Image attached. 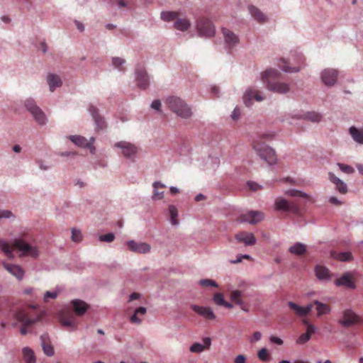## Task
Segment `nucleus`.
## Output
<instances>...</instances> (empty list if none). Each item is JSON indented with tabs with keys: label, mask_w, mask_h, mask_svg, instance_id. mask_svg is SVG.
<instances>
[{
	"label": "nucleus",
	"mask_w": 363,
	"mask_h": 363,
	"mask_svg": "<svg viewBox=\"0 0 363 363\" xmlns=\"http://www.w3.org/2000/svg\"><path fill=\"white\" fill-rule=\"evenodd\" d=\"M118 148L122 150V154L126 158H131L137 153V147L125 141H121L114 145Z\"/></svg>",
	"instance_id": "nucleus-15"
},
{
	"label": "nucleus",
	"mask_w": 363,
	"mask_h": 363,
	"mask_svg": "<svg viewBox=\"0 0 363 363\" xmlns=\"http://www.w3.org/2000/svg\"><path fill=\"white\" fill-rule=\"evenodd\" d=\"M222 33L223 37H224V41H225V44L228 48H233L239 43V38L231 30L225 28H223Z\"/></svg>",
	"instance_id": "nucleus-18"
},
{
	"label": "nucleus",
	"mask_w": 363,
	"mask_h": 363,
	"mask_svg": "<svg viewBox=\"0 0 363 363\" xmlns=\"http://www.w3.org/2000/svg\"><path fill=\"white\" fill-rule=\"evenodd\" d=\"M17 249L23 252V255L30 256L33 258L38 257V249L24 242L22 239H16L12 245L0 240V250L6 254L8 258H13V250Z\"/></svg>",
	"instance_id": "nucleus-3"
},
{
	"label": "nucleus",
	"mask_w": 363,
	"mask_h": 363,
	"mask_svg": "<svg viewBox=\"0 0 363 363\" xmlns=\"http://www.w3.org/2000/svg\"><path fill=\"white\" fill-rule=\"evenodd\" d=\"M261 337H262V334L259 332L257 331L253 333V335H252V337H251V340H250V342H255L256 341H259Z\"/></svg>",
	"instance_id": "nucleus-59"
},
{
	"label": "nucleus",
	"mask_w": 363,
	"mask_h": 363,
	"mask_svg": "<svg viewBox=\"0 0 363 363\" xmlns=\"http://www.w3.org/2000/svg\"><path fill=\"white\" fill-rule=\"evenodd\" d=\"M245 356L243 354H239L235 357L234 363H245Z\"/></svg>",
	"instance_id": "nucleus-61"
},
{
	"label": "nucleus",
	"mask_w": 363,
	"mask_h": 363,
	"mask_svg": "<svg viewBox=\"0 0 363 363\" xmlns=\"http://www.w3.org/2000/svg\"><path fill=\"white\" fill-rule=\"evenodd\" d=\"M315 276L320 280H326L329 278V271L328 269L322 266L318 265L315 267Z\"/></svg>",
	"instance_id": "nucleus-34"
},
{
	"label": "nucleus",
	"mask_w": 363,
	"mask_h": 363,
	"mask_svg": "<svg viewBox=\"0 0 363 363\" xmlns=\"http://www.w3.org/2000/svg\"><path fill=\"white\" fill-rule=\"evenodd\" d=\"M199 285H201L203 287L217 286L216 282L211 279H201V281H199Z\"/></svg>",
	"instance_id": "nucleus-52"
},
{
	"label": "nucleus",
	"mask_w": 363,
	"mask_h": 363,
	"mask_svg": "<svg viewBox=\"0 0 363 363\" xmlns=\"http://www.w3.org/2000/svg\"><path fill=\"white\" fill-rule=\"evenodd\" d=\"M264 219V213L259 211H249L239 216L238 221L255 224Z\"/></svg>",
	"instance_id": "nucleus-8"
},
{
	"label": "nucleus",
	"mask_w": 363,
	"mask_h": 363,
	"mask_svg": "<svg viewBox=\"0 0 363 363\" xmlns=\"http://www.w3.org/2000/svg\"><path fill=\"white\" fill-rule=\"evenodd\" d=\"M289 251L294 255H302L306 253V245L301 242H297L291 246Z\"/></svg>",
	"instance_id": "nucleus-37"
},
{
	"label": "nucleus",
	"mask_w": 363,
	"mask_h": 363,
	"mask_svg": "<svg viewBox=\"0 0 363 363\" xmlns=\"http://www.w3.org/2000/svg\"><path fill=\"white\" fill-rule=\"evenodd\" d=\"M41 341H43V350L44 354L48 357L54 355V349L52 348V346L45 341L44 336H41Z\"/></svg>",
	"instance_id": "nucleus-42"
},
{
	"label": "nucleus",
	"mask_w": 363,
	"mask_h": 363,
	"mask_svg": "<svg viewBox=\"0 0 363 363\" xmlns=\"http://www.w3.org/2000/svg\"><path fill=\"white\" fill-rule=\"evenodd\" d=\"M235 239L238 243H243L245 246H253L256 243L254 235L247 231H241L237 233L235 235Z\"/></svg>",
	"instance_id": "nucleus-16"
},
{
	"label": "nucleus",
	"mask_w": 363,
	"mask_h": 363,
	"mask_svg": "<svg viewBox=\"0 0 363 363\" xmlns=\"http://www.w3.org/2000/svg\"><path fill=\"white\" fill-rule=\"evenodd\" d=\"M286 194L290 195L291 196H298L301 198H306V194L301 191L298 190H289L286 191Z\"/></svg>",
	"instance_id": "nucleus-54"
},
{
	"label": "nucleus",
	"mask_w": 363,
	"mask_h": 363,
	"mask_svg": "<svg viewBox=\"0 0 363 363\" xmlns=\"http://www.w3.org/2000/svg\"><path fill=\"white\" fill-rule=\"evenodd\" d=\"M278 66L281 69L286 72H296L299 71V67H290L284 60H281Z\"/></svg>",
	"instance_id": "nucleus-43"
},
{
	"label": "nucleus",
	"mask_w": 363,
	"mask_h": 363,
	"mask_svg": "<svg viewBox=\"0 0 363 363\" xmlns=\"http://www.w3.org/2000/svg\"><path fill=\"white\" fill-rule=\"evenodd\" d=\"M274 138L273 133H264L259 136L258 140L253 142V150L259 155V158L264 160L269 165L277 162V156L274 150L262 142V140H271Z\"/></svg>",
	"instance_id": "nucleus-1"
},
{
	"label": "nucleus",
	"mask_w": 363,
	"mask_h": 363,
	"mask_svg": "<svg viewBox=\"0 0 363 363\" xmlns=\"http://www.w3.org/2000/svg\"><path fill=\"white\" fill-rule=\"evenodd\" d=\"M191 308L199 315L202 316L208 320H215V314L212 309L208 306H199L198 305H191Z\"/></svg>",
	"instance_id": "nucleus-14"
},
{
	"label": "nucleus",
	"mask_w": 363,
	"mask_h": 363,
	"mask_svg": "<svg viewBox=\"0 0 363 363\" xmlns=\"http://www.w3.org/2000/svg\"><path fill=\"white\" fill-rule=\"evenodd\" d=\"M48 84H49L50 91H54L56 87H60L61 79L57 74H49L47 77Z\"/></svg>",
	"instance_id": "nucleus-28"
},
{
	"label": "nucleus",
	"mask_w": 363,
	"mask_h": 363,
	"mask_svg": "<svg viewBox=\"0 0 363 363\" xmlns=\"http://www.w3.org/2000/svg\"><path fill=\"white\" fill-rule=\"evenodd\" d=\"M263 99L264 97L262 96V92L252 88L247 89L245 94H243V102H245V106L247 107L253 104L254 101L260 102Z\"/></svg>",
	"instance_id": "nucleus-9"
},
{
	"label": "nucleus",
	"mask_w": 363,
	"mask_h": 363,
	"mask_svg": "<svg viewBox=\"0 0 363 363\" xmlns=\"http://www.w3.org/2000/svg\"><path fill=\"white\" fill-rule=\"evenodd\" d=\"M110 2L113 4L117 5L120 8H125L127 7L131 0H109Z\"/></svg>",
	"instance_id": "nucleus-51"
},
{
	"label": "nucleus",
	"mask_w": 363,
	"mask_h": 363,
	"mask_svg": "<svg viewBox=\"0 0 363 363\" xmlns=\"http://www.w3.org/2000/svg\"><path fill=\"white\" fill-rule=\"evenodd\" d=\"M154 192H153V199L154 200H161L164 196V191H159L160 189L164 188V185L159 182H155L153 184Z\"/></svg>",
	"instance_id": "nucleus-39"
},
{
	"label": "nucleus",
	"mask_w": 363,
	"mask_h": 363,
	"mask_svg": "<svg viewBox=\"0 0 363 363\" xmlns=\"http://www.w3.org/2000/svg\"><path fill=\"white\" fill-rule=\"evenodd\" d=\"M338 167L345 174H351L354 172V169L350 166L338 163Z\"/></svg>",
	"instance_id": "nucleus-53"
},
{
	"label": "nucleus",
	"mask_w": 363,
	"mask_h": 363,
	"mask_svg": "<svg viewBox=\"0 0 363 363\" xmlns=\"http://www.w3.org/2000/svg\"><path fill=\"white\" fill-rule=\"evenodd\" d=\"M128 250L137 254H147L150 251V245L146 242H137L130 240L126 242Z\"/></svg>",
	"instance_id": "nucleus-11"
},
{
	"label": "nucleus",
	"mask_w": 363,
	"mask_h": 363,
	"mask_svg": "<svg viewBox=\"0 0 363 363\" xmlns=\"http://www.w3.org/2000/svg\"><path fill=\"white\" fill-rule=\"evenodd\" d=\"M250 14L253 17L254 20L257 21L259 23H264L267 21L266 16L259 9L254 6H249L247 7Z\"/></svg>",
	"instance_id": "nucleus-26"
},
{
	"label": "nucleus",
	"mask_w": 363,
	"mask_h": 363,
	"mask_svg": "<svg viewBox=\"0 0 363 363\" xmlns=\"http://www.w3.org/2000/svg\"><path fill=\"white\" fill-rule=\"evenodd\" d=\"M274 207H276V210L277 211H291L296 212L297 211V206L289 203L282 198H278L274 201Z\"/></svg>",
	"instance_id": "nucleus-20"
},
{
	"label": "nucleus",
	"mask_w": 363,
	"mask_h": 363,
	"mask_svg": "<svg viewBox=\"0 0 363 363\" xmlns=\"http://www.w3.org/2000/svg\"><path fill=\"white\" fill-rule=\"evenodd\" d=\"M166 104L172 112L182 118L188 119L191 117L192 112L190 107L182 99L177 96H172L166 99Z\"/></svg>",
	"instance_id": "nucleus-5"
},
{
	"label": "nucleus",
	"mask_w": 363,
	"mask_h": 363,
	"mask_svg": "<svg viewBox=\"0 0 363 363\" xmlns=\"http://www.w3.org/2000/svg\"><path fill=\"white\" fill-rule=\"evenodd\" d=\"M60 323L65 328H69L71 330H75L77 327V322L74 315L69 311L60 313Z\"/></svg>",
	"instance_id": "nucleus-10"
},
{
	"label": "nucleus",
	"mask_w": 363,
	"mask_h": 363,
	"mask_svg": "<svg viewBox=\"0 0 363 363\" xmlns=\"http://www.w3.org/2000/svg\"><path fill=\"white\" fill-rule=\"evenodd\" d=\"M349 133H350L351 137H352L354 142L363 144V129L352 126L349 129Z\"/></svg>",
	"instance_id": "nucleus-30"
},
{
	"label": "nucleus",
	"mask_w": 363,
	"mask_h": 363,
	"mask_svg": "<svg viewBox=\"0 0 363 363\" xmlns=\"http://www.w3.org/2000/svg\"><path fill=\"white\" fill-rule=\"evenodd\" d=\"M57 295H58V293H57L56 291H47V293L44 294V301H48V298H56Z\"/></svg>",
	"instance_id": "nucleus-56"
},
{
	"label": "nucleus",
	"mask_w": 363,
	"mask_h": 363,
	"mask_svg": "<svg viewBox=\"0 0 363 363\" xmlns=\"http://www.w3.org/2000/svg\"><path fill=\"white\" fill-rule=\"evenodd\" d=\"M160 18L166 22L176 21L179 18V12L177 11H163L160 13Z\"/></svg>",
	"instance_id": "nucleus-36"
},
{
	"label": "nucleus",
	"mask_w": 363,
	"mask_h": 363,
	"mask_svg": "<svg viewBox=\"0 0 363 363\" xmlns=\"http://www.w3.org/2000/svg\"><path fill=\"white\" fill-rule=\"evenodd\" d=\"M330 203L335 205V206H340L341 205V202L339 201V200L337 199V198L335 197H330Z\"/></svg>",
	"instance_id": "nucleus-64"
},
{
	"label": "nucleus",
	"mask_w": 363,
	"mask_h": 363,
	"mask_svg": "<svg viewBox=\"0 0 363 363\" xmlns=\"http://www.w3.org/2000/svg\"><path fill=\"white\" fill-rule=\"evenodd\" d=\"M269 340H270V342H272L274 344H277L278 345H281L283 344V340H281V338L277 337L272 336V337H270Z\"/></svg>",
	"instance_id": "nucleus-60"
},
{
	"label": "nucleus",
	"mask_w": 363,
	"mask_h": 363,
	"mask_svg": "<svg viewBox=\"0 0 363 363\" xmlns=\"http://www.w3.org/2000/svg\"><path fill=\"white\" fill-rule=\"evenodd\" d=\"M89 113H91V116H93L94 121H95L96 124H97L98 127L101 128L103 127V121L101 119L100 116L98 115V110L96 107L91 106L89 108Z\"/></svg>",
	"instance_id": "nucleus-40"
},
{
	"label": "nucleus",
	"mask_w": 363,
	"mask_h": 363,
	"mask_svg": "<svg viewBox=\"0 0 363 363\" xmlns=\"http://www.w3.org/2000/svg\"><path fill=\"white\" fill-rule=\"evenodd\" d=\"M289 308L294 312L295 315L298 317H304L308 315L303 309V306H301L292 301L288 302Z\"/></svg>",
	"instance_id": "nucleus-35"
},
{
	"label": "nucleus",
	"mask_w": 363,
	"mask_h": 363,
	"mask_svg": "<svg viewBox=\"0 0 363 363\" xmlns=\"http://www.w3.org/2000/svg\"><path fill=\"white\" fill-rule=\"evenodd\" d=\"M242 259L250 260V259H252V258L247 255H241V256L237 257V259L235 260L230 261V262H232L233 264H237V263L241 262Z\"/></svg>",
	"instance_id": "nucleus-58"
},
{
	"label": "nucleus",
	"mask_w": 363,
	"mask_h": 363,
	"mask_svg": "<svg viewBox=\"0 0 363 363\" xmlns=\"http://www.w3.org/2000/svg\"><path fill=\"white\" fill-rule=\"evenodd\" d=\"M328 179H330V182L335 184V186H336V189L339 193L342 194H347V184H345L342 180L337 178L334 174L331 172L328 173Z\"/></svg>",
	"instance_id": "nucleus-25"
},
{
	"label": "nucleus",
	"mask_w": 363,
	"mask_h": 363,
	"mask_svg": "<svg viewBox=\"0 0 363 363\" xmlns=\"http://www.w3.org/2000/svg\"><path fill=\"white\" fill-rule=\"evenodd\" d=\"M337 72L334 69L328 68L322 71L321 80L327 86H332L337 81Z\"/></svg>",
	"instance_id": "nucleus-13"
},
{
	"label": "nucleus",
	"mask_w": 363,
	"mask_h": 363,
	"mask_svg": "<svg viewBox=\"0 0 363 363\" xmlns=\"http://www.w3.org/2000/svg\"><path fill=\"white\" fill-rule=\"evenodd\" d=\"M358 323V316L350 309L343 311L342 318L339 320V324L343 327L349 328Z\"/></svg>",
	"instance_id": "nucleus-12"
},
{
	"label": "nucleus",
	"mask_w": 363,
	"mask_h": 363,
	"mask_svg": "<svg viewBox=\"0 0 363 363\" xmlns=\"http://www.w3.org/2000/svg\"><path fill=\"white\" fill-rule=\"evenodd\" d=\"M213 302L216 306H220V304H223L227 301L223 299V294L221 293H216L213 295Z\"/></svg>",
	"instance_id": "nucleus-50"
},
{
	"label": "nucleus",
	"mask_w": 363,
	"mask_h": 363,
	"mask_svg": "<svg viewBox=\"0 0 363 363\" xmlns=\"http://www.w3.org/2000/svg\"><path fill=\"white\" fill-rule=\"evenodd\" d=\"M13 217L12 212L6 210H0V218H9Z\"/></svg>",
	"instance_id": "nucleus-55"
},
{
	"label": "nucleus",
	"mask_w": 363,
	"mask_h": 363,
	"mask_svg": "<svg viewBox=\"0 0 363 363\" xmlns=\"http://www.w3.org/2000/svg\"><path fill=\"white\" fill-rule=\"evenodd\" d=\"M306 118L311 122L318 123L320 121V115L316 112H309L306 115Z\"/></svg>",
	"instance_id": "nucleus-46"
},
{
	"label": "nucleus",
	"mask_w": 363,
	"mask_h": 363,
	"mask_svg": "<svg viewBox=\"0 0 363 363\" xmlns=\"http://www.w3.org/2000/svg\"><path fill=\"white\" fill-rule=\"evenodd\" d=\"M257 358L262 362H268L270 359L268 350L264 347L259 350V352H257Z\"/></svg>",
	"instance_id": "nucleus-44"
},
{
	"label": "nucleus",
	"mask_w": 363,
	"mask_h": 363,
	"mask_svg": "<svg viewBox=\"0 0 363 363\" xmlns=\"http://www.w3.org/2000/svg\"><path fill=\"white\" fill-rule=\"evenodd\" d=\"M247 186H249V189H251V191H258L260 189V186L257 183L255 182H247Z\"/></svg>",
	"instance_id": "nucleus-57"
},
{
	"label": "nucleus",
	"mask_w": 363,
	"mask_h": 363,
	"mask_svg": "<svg viewBox=\"0 0 363 363\" xmlns=\"http://www.w3.org/2000/svg\"><path fill=\"white\" fill-rule=\"evenodd\" d=\"M4 267L6 269V272L11 274L12 276L17 278L18 279L21 280L23 279L25 272H23V268H21V267L19 265L4 262Z\"/></svg>",
	"instance_id": "nucleus-23"
},
{
	"label": "nucleus",
	"mask_w": 363,
	"mask_h": 363,
	"mask_svg": "<svg viewBox=\"0 0 363 363\" xmlns=\"http://www.w3.org/2000/svg\"><path fill=\"white\" fill-rule=\"evenodd\" d=\"M137 86L141 89H147L148 86V77L145 70L143 67L136 69Z\"/></svg>",
	"instance_id": "nucleus-21"
},
{
	"label": "nucleus",
	"mask_w": 363,
	"mask_h": 363,
	"mask_svg": "<svg viewBox=\"0 0 363 363\" xmlns=\"http://www.w3.org/2000/svg\"><path fill=\"white\" fill-rule=\"evenodd\" d=\"M303 325L307 326V330H306V333L301 335V336L297 338L296 342L297 344L303 345L310 340L311 335L315 332V327L308 323V320H303Z\"/></svg>",
	"instance_id": "nucleus-22"
},
{
	"label": "nucleus",
	"mask_w": 363,
	"mask_h": 363,
	"mask_svg": "<svg viewBox=\"0 0 363 363\" xmlns=\"http://www.w3.org/2000/svg\"><path fill=\"white\" fill-rule=\"evenodd\" d=\"M71 240L74 242H79L82 240V234L81 231L78 230L72 229L71 231Z\"/></svg>",
	"instance_id": "nucleus-48"
},
{
	"label": "nucleus",
	"mask_w": 363,
	"mask_h": 363,
	"mask_svg": "<svg viewBox=\"0 0 363 363\" xmlns=\"http://www.w3.org/2000/svg\"><path fill=\"white\" fill-rule=\"evenodd\" d=\"M112 64H113L114 67L123 71V65L125 64V60L121 57H113Z\"/></svg>",
	"instance_id": "nucleus-47"
},
{
	"label": "nucleus",
	"mask_w": 363,
	"mask_h": 363,
	"mask_svg": "<svg viewBox=\"0 0 363 363\" xmlns=\"http://www.w3.org/2000/svg\"><path fill=\"white\" fill-rule=\"evenodd\" d=\"M230 300L238 306H243V301L242 300V293L238 290H234L230 293Z\"/></svg>",
	"instance_id": "nucleus-41"
},
{
	"label": "nucleus",
	"mask_w": 363,
	"mask_h": 363,
	"mask_svg": "<svg viewBox=\"0 0 363 363\" xmlns=\"http://www.w3.org/2000/svg\"><path fill=\"white\" fill-rule=\"evenodd\" d=\"M14 318L23 325L20 330L21 335H27V327L40 321L42 318V314L38 313L35 308L28 307L21 309L14 313Z\"/></svg>",
	"instance_id": "nucleus-4"
},
{
	"label": "nucleus",
	"mask_w": 363,
	"mask_h": 363,
	"mask_svg": "<svg viewBox=\"0 0 363 363\" xmlns=\"http://www.w3.org/2000/svg\"><path fill=\"white\" fill-rule=\"evenodd\" d=\"M313 304L317 306L318 317H320L330 313V307L328 304L323 303L317 300L313 301Z\"/></svg>",
	"instance_id": "nucleus-29"
},
{
	"label": "nucleus",
	"mask_w": 363,
	"mask_h": 363,
	"mask_svg": "<svg viewBox=\"0 0 363 363\" xmlns=\"http://www.w3.org/2000/svg\"><path fill=\"white\" fill-rule=\"evenodd\" d=\"M174 28L182 32L186 31L190 27V22L186 18H178L174 21Z\"/></svg>",
	"instance_id": "nucleus-31"
},
{
	"label": "nucleus",
	"mask_w": 363,
	"mask_h": 363,
	"mask_svg": "<svg viewBox=\"0 0 363 363\" xmlns=\"http://www.w3.org/2000/svg\"><path fill=\"white\" fill-rule=\"evenodd\" d=\"M25 107H26L27 111L30 113L31 116L35 118V123L38 125H43L46 123V118L43 111L35 105V102L33 99H27L25 101Z\"/></svg>",
	"instance_id": "nucleus-6"
},
{
	"label": "nucleus",
	"mask_w": 363,
	"mask_h": 363,
	"mask_svg": "<svg viewBox=\"0 0 363 363\" xmlns=\"http://www.w3.org/2000/svg\"><path fill=\"white\" fill-rule=\"evenodd\" d=\"M240 117V109L239 108H235L234 111H233L232 118L234 121H237Z\"/></svg>",
	"instance_id": "nucleus-62"
},
{
	"label": "nucleus",
	"mask_w": 363,
	"mask_h": 363,
	"mask_svg": "<svg viewBox=\"0 0 363 363\" xmlns=\"http://www.w3.org/2000/svg\"><path fill=\"white\" fill-rule=\"evenodd\" d=\"M114 234L112 233H108L107 234L100 235L99 240L100 242H106L110 243L114 240Z\"/></svg>",
	"instance_id": "nucleus-49"
},
{
	"label": "nucleus",
	"mask_w": 363,
	"mask_h": 363,
	"mask_svg": "<svg viewBox=\"0 0 363 363\" xmlns=\"http://www.w3.org/2000/svg\"><path fill=\"white\" fill-rule=\"evenodd\" d=\"M332 257L341 262H348L352 259V255L350 252H332Z\"/></svg>",
	"instance_id": "nucleus-38"
},
{
	"label": "nucleus",
	"mask_w": 363,
	"mask_h": 363,
	"mask_svg": "<svg viewBox=\"0 0 363 363\" xmlns=\"http://www.w3.org/2000/svg\"><path fill=\"white\" fill-rule=\"evenodd\" d=\"M169 214H170V221H172V225H177L179 222L177 221V210L174 206H169Z\"/></svg>",
	"instance_id": "nucleus-45"
},
{
	"label": "nucleus",
	"mask_w": 363,
	"mask_h": 363,
	"mask_svg": "<svg viewBox=\"0 0 363 363\" xmlns=\"http://www.w3.org/2000/svg\"><path fill=\"white\" fill-rule=\"evenodd\" d=\"M281 74L274 69H267L262 74V81L266 85V89L277 94H286L289 91L288 84L280 82Z\"/></svg>",
	"instance_id": "nucleus-2"
},
{
	"label": "nucleus",
	"mask_w": 363,
	"mask_h": 363,
	"mask_svg": "<svg viewBox=\"0 0 363 363\" xmlns=\"http://www.w3.org/2000/svg\"><path fill=\"white\" fill-rule=\"evenodd\" d=\"M146 313V308L143 306H140L135 310L133 315L130 317V323L133 324H141L142 319L140 317H143Z\"/></svg>",
	"instance_id": "nucleus-27"
},
{
	"label": "nucleus",
	"mask_w": 363,
	"mask_h": 363,
	"mask_svg": "<svg viewBox=\"0 0 363 363\" xmlns=\"http://www.w3.org/2000/svg\"><path fill=\"white\" fill-rule=\"evenodd\" d=\"M161 103L159 100H155L151 104V107L153 109L158 111L160 108Z\"/></svg>",
	"instance_id": "nucleus-63"
},
{
	"label": "nucleus",
	"mask_w": 363,
	"mask_h": 363,
	"mask_svg": "<svg viewBox=\"0 0 363 363\" xmlns=\"http://www.w3.org/2000/svg\"><path fill=\"white\" fill-rule=\"evenodd\" d=\"M23 359L25 363H35V356L34 355L33 350L29 347H24L22 350Z\"/></svg>",
	"instance_id": "nucleus-33"
},
{
	"label": "nucleus",
	"mask_w": 363,
	"mask_h": 363,
	"mask_svg": "<svg viewBox=\"0 0 363 363\" xmlns=\"http://www.w3.org/2000/svg\"><path fill=\"white\" fill-rule=\"evenodd\" d=\"M335 285L350 289H354L355 288V283L354 282L353 277L350 273L343 274L342 277L337 279L336 281H335Z\"/></svg>",
	"instance_id": "nucleus-17"
},
{
	"label": "nucleus",
	"mask_w": 363,
	"mask_h": 363,
	"mask_svg": "<svg viewBox=\"0 0 363 363\" xmlns=\"http://www.w3.org/2000/svg\"><path fill=\"white\" fill-rule=\"evenodd\" d=\"M71 305H72L75 315L77 316H82L85 314L86 311H87L88 308H89V305L82 299H74L71 301Z\"/></svg>",
	"instance_id": "nucleus-19"
},
{
	"label": "nucleus",
	"mask_w": 363,
	"mask_h": 363,
	"mask_svg": "<svg viewBox=\"0 0 363 363\" xmlns=\"http://www.w3.org/2000/svg\"><path fill=\"white\" fill-rule=\"evenodd\" d=\"M71 142L74 143L75 145L80 147H89L90 144L87 142V140L80 135H70L69 137Z\"/></svg>",
	"instance_id": "nucleus-32"
},
{
	"label": "nucleus",
	"mask_w": 363,
	"mask_h": 363,
	"mask_svg": "<svg viewBox=\"0 0 363 363\" xmlns=\"http://www.w3.org/2000/svg\"><path fill=\"white\" fill-rule=\"evenodd\" d=\"M203 345L194 342L189 347V351L192 353H201L206 350H208L211 345V339L209 337H203Z\"/></svg>",
	"instance_id": "nucleus-24"
},
{
	"label": "nucleus",
	"mask_w": 363,
	"mask_h": 363,
	"mask_svg": "<svg viewBox=\"0 0 363 363\" xmlns=\"http://www.w3.org/2000/svg\"><path fill=\"white\" fill-rule=\"evenodd\" d=\"M196 29L199 36L211 38L214 36L215 28L207 18H199L196 21Z\"/></svg>",
	"instance_id": "nucleus-7"
}]
</instances>
